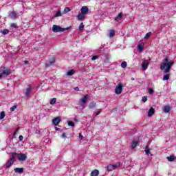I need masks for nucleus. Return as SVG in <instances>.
Here are the masks:
<instances>
[{"instance_id": "a18cd8bd", "label": "nucleus", "mask_w": 176, "mask_h": 176, "mask_svg": "<svg viewBox=\"0 0 176 176\" xmlns=\"http://www.w3.org/2000/svg\"><path fill=\"white\" fill-rule=\"evenodd\" d=\"M62 138H67V135H65V133L62 134Z\"/></svg>"}, {"instance_id": "c85d7f7f", "label": "nucleus", "mask_w": 176, "mask_h": 176, "mask_svg": "<svg viewBox=\"0 0 176 176\" xmlns=\"http://www.w3.org/2000/svg\"><path fill=\"white\" fill-rule=\"evenodd\" d=\"M74 74H75V72H74V70H69V72H67V76H72Z\"/></svg>"}, {"instance_id": "e433bc0d", "label": "nucleus", "mask_w": 176, "mask_h": 176, "mask_svg": "<svg viewBox=\"0 0 176 176\" xmlns=\"http://www.w3.org/2000/svg\"><path fill=\"white\" fill-rule=\"evenodd\" d=\"M83 28H85V25L83 24V23H81L79 26L80 31H82Z\"/></svg>"}, {"instance_id": "20e7f679", "label": "nucleus", "mask_w": 176, "mask_h": 176, "mask_svg": "<svg viewBox=\"0 0 176 176\" xmlns=\"http://www.w3.org/2000/svg\"><path fill=\"white\" fill-rule=\"evenodd\" d=\"M120 167V163L118 162L116 164H109L107 166L108 171H113V170H116V168H119Z\"/></svg>"}, {"instance_id": "412c9836", "label": "nucleus", "mask_w": 176, "mask_h": 176, "mask_svg": "<svg viewBox=\"0 0 176 176\" xmlns=\"http://www.w3.org/2000/svg\"><path fill=\"white\" fill-rule=\"evenodd\" d=\"M55 61L56 60H54V58H53L52 60L50 61V63H45V67H50V65L54 64Z\"/></svg>"}, {"instance_id": "393cba45", "label": "nucleus", "mask_w": 176, "mask_h": 176, "mask_svg": "<svg viewBox=\"0 0 176 176\" xmlns=\"http://www.w3.org/2000/svg\"><path fill=\"white\" fill-rule=\"evenodd\" d=\"M68 12H71V9L68 7H66L63 10V14H66V13H68Z\"/></svg>"}, {"instance_id": "ea45409f", "label": "nucleus", "mask_w": 176, "mask_h": 176, "mask_svg": "<svg viewBox=\"0 0 176 176\" xmlns=\"http://www.w3.org/2000/svg\"><path fill=\"white\" fill-rule=\"evenodd\" d=\"M148 93H149L150 94H153V93H155V91H153V89L150 88V89H148Z\"/></svg>"}, {"instance_id": "2f4dec72", "label": "nucleus", "mask_w": 176, "mask_h": 176, "mask_svg": "<svg viewBox=\"0 0 176 176\" xmlns=\"http://www.w3.org/2000/svg\"><path fill=\"white\" fill-rule=\"evenodd\" d=\"M122 68H126L127 67V62L124 61L121 63Z\"/></svg>"}, {"instance_id": "8fccbe9b", "label": "nucleus", "mask_w": 176, "mask_h": 176, "mask_svg": "<svg viewBox=\"0 0 176 176\" xmlns=\"http://www.w3.org/2000/svg\"><path fill=\"white\" fill-rule=\"evenodd\" d=\"M99 113H101V111H100V110H99V111H98L96 112V116H98V115Z\"/></svg>"}, {"instance_id": "09e8293b", "label": "nucleus", "mask_w": 176, "mask_h": 176, "mask_svg": "<svg viewBox=\"0 0 176 176\" xmlns=\"http://www.w3.org/2000/svg\"><path fill=\"white\" fill-rule=\"evenodd\" d=\"M74 90H76V91H79V87H74Z\"/></svg>"}, {"instance_id": "c03bdc74", "label": "nucleus", "mask_w": 176, "mask_h": 176, "mask_svg": "<svg viewBox=\"0 0 176 176\" xmlns=\"http://www.w3.org/2000/svg\"><path fill=\"white\" fill-rule=\"evenodd\" d=\"M11 27H12L13 28H16V23H11Z\"/></svg>"}, {"instance_id": "de8ad7c7", "label": "nucleus", "mask_w": 176, "mask_h": 176, "mask_svg": "<svg viewBox=\"0 0 176 176\" xmlns=\"http://www.w3.org/2000/svg\"><path fill=\"white\" fill-rule=\"evenodd\" d=\"M24 64L28 65V64H30V61H28V60H25V61H24Z\"/></svg>"}, {"instance_id": "603ef678", "label": "nucleus", "mask_w": 176, "mask_h": 176, "mask_svg": "<svg viewBox=\"0 0 176 176\" xmlns=\"http://www.w3.org/2000/svg\"><path fill=\"white\" fill-rule=\"evenodd\" d=\"M40 133H41V131H38V130L36 131V134H40Z\"/></svg>"}, {"instance_id": "f3484780", "label": "nucleus", "mask_w": 176, "mask_h": 176, "mask_svg": "<svg viewBox=\"0 0 176 176\" xmlns=\"http://www.w3.org/2000/svg\"><path fill=\"white\" fill-rule=\"evenodd\" d=\"M100 174V171L98 170L95 169L91 173V176H98Z\"/></svg>"}, {"instance_id": "c9c22d12", "label": "nucleus", "mask_w": 176, "mask_h": 176, "mask_svg": "<svg viewBox=\"0 0 176 176\" xmlns=\"http://www.w3.org/2000/svg\"><path fill=\"white\" fill-rule=\"evenodd\" d=\"M151 35H152V32H148L145 36H144V39H148V38H149V36H151Z\"/></svg>"}, {"instance_id": "423d86ee", "label": "nucleus", "mask_w": 176, "mask_h": 176, "mask_svg": "<svg viewBox=\"0 0 176 176\" xmlns=\"http://www.w3.org/2000/svg\"><path fill=\"white\" fill-rule=\"evenodd\" d=\"M14 162H16V158H14V157H11L7 163V168H10V166H12Z\"/></svg>"}, {"instance_id": "72a5a7b5", "label": "nucleus", "mask_w": 176, "mask_h": 176, "mask_svg": "<svg viewBox=\"0 0 176 176\" xmlns=\"http://www.w3.org/2000/svg\"><path fill=\"white\" fill-rule=\"evenodd\" d=\"M138 49L139 52H142V50H144V45H139L138 46Z\"/></svg>"}, {"instance_id": "a19ab883", "label": "nucleus", "mask_w": 176, "mask_h": 176, "mask_svg": "<svg viewBox=\"0 0 176 176\" xmlns=\"http://www.w3.org/2000/svg\"><path fill=\"white\" fill-rule=\"evenodd\" d=\"M102 52H104V49L101 48L100 50H97L96 52L97 53H102Z\"/></svg>"}, {"instance_id": "7ed1b4c3", "label": "nucleus", "mask_w": 176, "mask_h": 176, "mask_svg": "<svg viewBox=\"0 0 176 176\" xmlns=\"http://www.w3.org/2000/svg\"><path fill=\"white\" fill-rule=\"evenodd\" d=\"M122 91H123V84L118 83L115 89L116 94H122Z\"/></svg>"}, {"instance_id": "f8f14e48", "label": "nucleus", "mask_w": 176, "mask_h": 176, "mask_svg": "<svg viewBox=\"0 0 176 176\" xmlns=\"http://www.w3.org/2000/svg\"><path fill=\"white\" fill-rule=\"evenodd\" d=\"M14 171L15 173H18V174H23V173H24V168H15L14 169Z\"/></svg>"}, {"instance_id": "4c0bfd02", "label": "nucleus", "mask_w": 176, "mask_h": 176, "mask_svg": "<svg viewBox=\"0 0 176 176\" xmlns=\"http://www.w3.org/2000/svg\"><path fill=\"white\" fill-rule=\"evenodd\" d=\"M142 101H143V102H146V101H148V97L147 96H143L142 98Z\"/></svg>"}, {"instance_id": "79ce46f5", "label": "nucleus", "mask_w": 176, "mask_h": 176, "mask_svg": "<svg viewBox=\"0 0 176 176\" xmlns=\"http://www.w3.org/2000/svg\"><path fill=\"white\" fill-rule=\"evenodd\" d=\"M19 141H23V140H24V137L21 135H19Z\"/></svg>"}, {"instance_id": "6e6d98bb", "label": "nucleus", "mask_w": 176, "mask_h": 176, "mask_svg": "<svg viewBox=\"0 0 176 176\" xmlns=\"http://www.w3.org/2000/svg\"><path fill=\"white\" fill-rule=\"evenodd\" d=\"M13 155H16V153H13Z\"/></svg>"}, {"instance_id": "9b49d317", "label": "nucleus", "mask_w": 176, "mask_h": 176, "mask_svg": "<svg viewBox=\"0 0 176 176\" xmlns=\"http://www.w3.org/2000/svg\"><path fill=\"white\" fill-rule=\"evenodd\" d=\"M9 16L10 17V19H12L13 20H14V19H17V13H16V12L14 11H12L9 14Z\"/></svg>"}, {"instance_id": "2eb2a0df", "label": "nucleus", "mask_w": 176, "mask_h": 176, "mask_svg": "<svg viewBox=\"0 0 176 176\" xmlns=\"http://www.w3.org/2000/svg\"><path fill=\"white\" fill-rule=\"evenodd\" d=\"M163 109H164V112L165 113H168V112H170V111H171V108L168 105L164 106Z\"/></svg>"}, {"instance_id": "bb28decb", "label": "nucleus", "mask_w": 176, "mask_h": 176, "mask_svg": "<svg viewBox=\"0 0 176 176\" xmlns=\"http://www.w3.org/2000/svg\"><path fill=\"white\" fill-rule=\"evenodd\" d=\"M174 159H175V157L174 155H170L169 157H167V160L168 162H173Z\"/></svg>"}, {"instance_id": "1a4fd4ad", "label": "nucleus", "mask_w": 176, "mask_h": 176, "mask_svg": "<svg viewBox=\"0 0 176 176\" xmlns=\"http://www.w3.org/2000/svg\"><path fill=\"white\" fill-rule=\"evenodd\" d=\"M81 13L85 15L89 13V8L87 6H82L81 8Z\"/></svg>"}, {"instance_id": "58836bf2", "label": "nucleus", "mask_w": 176, "mask_h": 176, "mask_svg": "<svg viewBox=\"0 0 176 176\" xmlns=\"http://www.w3.org/2000/svg\"><path fill=\"white\" fill-rule=\"evenodd\" d=\"M68 126H71L72 127L75 126V123L74 122H68Z\"/></svg>"}, {"instance_id": "49530a36", "label": "nucleus", "mask_w": 176, "mask_h": 176, "mask_svg": "<svg viewBox=\"0 0 176 176\" xmlns=\"http://www.w3.org/2000/svg\"><path fill=\"white\" fill-rule=\"evenodd\" d=\"M79 138L80 140H83V135H82V133L79 134Z\"/></svg>"}, {"instance_id": "6ab92c4d", "label": "nucleus", "mask_w": 176, "mask_h": 176, "mask_svg": "<svg viewBox=\"0 0 176 176\" xmlns=\"http://www.w3.org/2000/svg\"><path fill=\"white\" fill-rule=\"evenodd\" d=\"M85 14L81 12V13L78 14L77 19L78 20H83V19H85Z\"/></svg>"}, {"instance_id": "6e6552de", "label": "nucleus", "mask_w": 176, "mask_h": 176, "mask_svg": "<svg viewBox=\"0 0 176 176\" xmlns=\"http://www.w3.org/2000/svg\"><path fill=\"white\" fill-rule=\"evenodd\" d=\"M32 90V87H31V86H29V87L26 89L25 92L26 98H28V97H30V94H31Z\"/></svg>"}, {"instance_id": "0eeeda50", "label": "nucleus", "mask_w": 176, "mask_h": 176, "mask_svg": "<svg viewBox=\"0 0 176 176\" xmlns=\"http://www.w3.org/2000/svg\"><path fill=\"white\" fill-rule=\"evenodd\" d=\"M60 122L61 119L60 118V117H56L52 120V123L54 124V126H58Z\"/></svg>"}, {"instance_id": "39448f33", "label": "nucleus", "mask_w": 176, "mask_h": 176, "mask_svg": "<svg viewBox=\"0 0 176 176\" xmlns=\"http://www.w3.org/2000/svg\"><path fill=\"white\" fill-rule=\"evenodd\" d=\"M18 160L19 162H25L27 160V155L24 153L18 154Z\"/></svg>"}, {"instance_id": "a878e982", "label": "nucleus", "mask_w": 176, "mask_h": 176, "mask_svg": "<svg viewBox=\"0 0 176 176\" xmlns=\"http://www.w3.org/2000/svg\"><path fill=\"white\" fill-rule=\"evenodd\" d=\"M56 101H57V99L56 98H54L50 101V104L51 105H54V104H56Z\"/></svg>"}, {"instance_id": "4be33fe9", "label": "nucleus", "mask_w": 176, "mask_h": 176, "mask_svg": "<svg viewBox=\"0 0 176 176\" xmlns=\"http://www.w3.org/2000/svg\"><path fill=\"white\" fill-rule=\"evenodd\" d=\"M96 103L95 102H92L89 103V109L96 108Z\"/></svg>"}, {"instance_id": "864d4df0", "label": "nucleus", "mask_w": 176, "mask_h": 176, "mask_svg": "<svg viewBox=\"0 0 176 176\" xmlns=\"http://www.w3.org/2000/svg\"><path fill=\"white\" fill-rule=\"evenodd\" d=\"M2 76H3V74H0V79H1V78H2Z\"/></svg>"}, {"instance_id": "cd10ccee", "label": "nucleus", "mask_w": 176, "mask_h": 176, "mask_svg": "<svg viewBox=\"0 0 176 176\" xmlns=\"http://www.w3.org/2000/svg\"><path fill=\"white\" fill-rule=\"evenodd\" d=\"M61 16H63V14H61V11H58L55 15L54 17H61Z\"/></svg>"}, {"instance_id": "37998d69", "label": "nucleus", "mask_w": 176, "mask_h": 176, "mask_svg": "<svg viewBox=\"0 0 176 176\" xmlns=\"http://www.w3.org/2000/svg\"><path fill=\"white\" fill-rule=\"evenodd\" d=\"M97 58H98V56H92L91 60H97Z\"/></svg>"}, {"instance_id": "dca6fc26", "label": "nucleus", "mask_w": 176, "mask_h": 176, "mask_svg": "<svg viewBox=\"0 0 176 176\" xmlns=\"http://www.w3.org/2000/svg\"><path fill=\"white\" fill-rule=\"evenodd\" d=\"M148 62L143 63V64L142 65V68L143 71H146V69H148Z\"/></svg>"}, {"instance_id": "a211bd4d", "label": "nucleus", "mask_w": 176, "mask_h": 176, "mask_svg": "<svg viewBox=\"0 0 176 176\" xmlns=\"http://www.w3.org/2000/svg\"><path fill=\"white\" fill-rule=\"evenodd\" d=\"M144 152H145L146 155H147V156H149V155H151V156H153V155L151 153V148H149V147H148V146L146 147Z\"/></svg>"}, {"instance_id": "aec40b11", "label": "nucleus", "mask_w": 176, "mask_h": 176, "mask_svg": "<svg viewBox=\"0 0 176 176\" xmlns=\"http://www.w3.org/2000/svg\"><path fill=\"white\" fill-rule=\"evenodd\" d=\"M122 17H123V13L120 12L117 17L115 18L116 21H119V20H121Z\"/></svg>"}, {"instance_id": "f704fd0d", "label": "nucleus", "mask_w": 176, "mask_h": 176, "mask_svg": "<svg viewBox=\"0 0 176 176\" xmlns=\"http://www.w3.org/2000/svg\"><path fill=\"white\" fill-rule=\"evenodd\" d=\"M5 118V111H1L0 113V120H1V119H3Z\"/></svg>"}, {"instance_id": "f257e3e1", "label": "nucleus", "mask_w": 176, "mask_h": 176, "mask_svg": "<svg viewBox=\"0 0 176 176\" xmlns=\"http://www.w3.org/2000/svg\"><path fill=\"white\" fill-rule=\"evenodd\" d=\"M174 65V62H171L168 60V58L166 57L164 59V62L161 63L160 69L163 71L164 74H166L164 75L163 80H168L170 79V69Z\"/></svg>"}, {"instance_id": "9d476101", "label": "nucleus", "mask_w": 176, "mask_h": 176, "mask_svg": "<svg viewBox=\"0 0 176 176\" xmlns=\"http://www.w3.org/2000/svg\"><path fill=\"white\" fill-rule=\"evenodd\" d=\"M89 100V95H85L82 98L80 99V102L82 104H86Z\"/></svg>"}, {"instance_id": "b1692460", "label": "nucleus", "mask_w": 176, "mask_h": 176, "mask_svg": "<svg viewBox=\"0 0 176 176\" xmlns=\"http://www.w3.org/2000/svg\"><path fill=\"white\" fill-rule=\"evenodd\" d=\"M113 36H115V30H111L109 32V37L113 38Z\"/></svg>"}, {"instance_id": "5701e85b", "label": "nucleus", "mask_w": 176, "mask_h": 176, "mask_svg": "<svg viewBox=\"0 0 176 176\" xmlns=\"http://www.w3.org/2000/svg\"><path fill=\"white\" fill-rule=\"evenodd\" d=\"M137 145H138V142L133 141L132 143H131L132 149H134V148H136Z\"/></svg>"}, {"instance_id": "3c124183", "label": "nucleus", "mask_w": 176, "mask_h": 176, "mask_svg": "<svg viewBox=\"0 0 176 176\" xmlns=\"http://www.w3.org/2000/svg\"><path fill=\"white\" fill-rule=\"evenodd\" d=\"M55 130H56V131H60V128L55 126Z\"/></svg>"}, {"instance_id": "4468645a", "label": "nucleus", "mask_w": 176, "mask_h": 176, "mask_svg": "<svg viewBox=\"0 0 176 176\" xmlns=\"http://www.w3.org/2000/svg\"><path fill=\"white\" fill-rule=\"evenodd\" d=\"M154 113H155V109H153V107H151L148 112V116L151 118V116H153Z\"/></svg>"}, {"instance_id": "5fc2aeb1", "label": "nucleus", "mask_w": 176, "mask_h": 176, "mask_svg": "<svg viewBox=\"0 0 176 176\" xmlns=\"http://www.w3.org/2000/svg\"><path fill=\"white\" fill-rule=\"evenodd\" d=\"M131 80H134V78H131Z\"/></svg>"}, {"instance_id": "ddd939ff", "label": "nucleus", "mask_w": 176, "mask_h": 176, "mask_svg": "<svg viewBox=\"0 0 176 176\" xmlns=\"http://www.w3.org/2000/svg\"><path fill=\"white\" fill-rule=\"evenodd\" d=\"M2 74L3 75H10V70L9 69H6V67L3 68V71H2Z\"/></svg>"}, {"instance_id": "f03ea898", "label": "nucleus", "mask_w": 176, "mask_h": 176, "mask_svg": "<svg viewBox=\"0 0 176 176\" xmlns=\"http://www.w3.org/2000/svg\"><path fill=\"white\" fill-rule=\"evenodd\" d=\"M71 27H67L66 28H63L57 25H54L52 26V31L53 32H64V31H67L70 30Z\"/></svg>"}, {"instance_id": "473e14b6", "label": "nucleus", "mask_w": 176, "mask_h": 176, "mask_svg": "<svg viewBox=\"0 0 176 176\" xmlns=\"http://www.w3.org/2000/svg\"><path fill=\"white\" fill-rule=\"evenodd\" d=\"M16 109H17V106L14 105L10 109V112H13L14 111H16Z\"/></svg>"}, {"instance_id": "7c9ffc66", "label": "nucleus", "mask_w": 176, "mask_h": 176, "mask_svg": "<svg viewBox=\"0 0 176 176\" xmlns=\"http://www.w3.org/2000/svg\"><path fill=\"white\" fill-rule=\"evenodd\" d=\"M20 129V128H17L15 131L14 132V135H13V138H17V132L19 131V130Z\"/></svg>"}, {"instance_id": "c756f323", "label": "nucleus", "mask_w": 176, "mask_h": 176, "mask_svg": "<svg viewBox=\"0 0 176 176\" xmlns=\"http://www.w3.org/2000/svg\"><path fill=\"white\" fill-rule=\"evenodd\" d=\"M1 34H3V35H8V34H9V30L8 29H5L1 31Z\"/></svg>"}]
</instances>
